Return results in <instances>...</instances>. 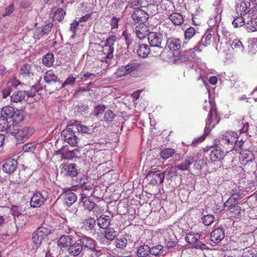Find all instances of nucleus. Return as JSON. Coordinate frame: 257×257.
Instances as JSON below:
<instances>
[{
  "label": "nucleus",
  "instance_id": "1",
  "mask_svg": "<svg viewBox=\"0 0 257 257\" xmlns=\"http://www.w3.org/2000/svg\"><path fill=\"white\" fill-rule=\"evenodd\" d=\"M52 229L50 227L41 226L33 233L32 241L33 248L37 249L42 244L43 241L47 239L52 233Z\"/></svg>",
  "mask_w": 257,
  "mask_h": 257
},
{
  "label": "nucleus",
  "instance_id": "2",
  "mask_svg": "<svg viewBox=\"0 0 257 257\" xmlns=\"http://www.w3.org/2000/svg\"><path fill=\"white\" fill-rule=\"evenodd\" d=\"M116 39V37L114 35L109 36L107 38L103 47L102 51L100 52V55H102V56L99 58L101 61L105 62L106 64H110L111 60L113 57V44Z\"/></svg>",
  "mask_w": 257,
  "mask_h": 257
},
{
  "label": "nucleus",
  "instance_id": "3",
  "mask_svg": "<svg viewBox=\"0 0 257 257\" xmlns=\"http://www.w3.org/2000/svg\"><path fill=\"white\" fill-rule=\"evenodd\" d=\"M74 124L67 125V127L61 132L62 140L72 147L77 146L78 138L75 132Z\"/></svg>",
  "mask_w": 257,
  "mask_h": 257
},
{
  "label": "nucleus",
  "instance_id": "4",
  "mask_svg": "<svg viewBox=\"0 0 257 257\" xmlns=\"http://www.w3.org/2000/svg\"><path fill=\"white\" fill-rule=\"evenodd\" d=\"M138 5V3L136 4L131 3L130 4V7L135 10L132 14V18L135 23H140L141 24H144L148 19V15L144 10L138 9L137 7Z\"/></svg>",
  "mask_w": 257,
  "mask_h": 257
},
{
  "label": "nucleus",
  "instance_id": "5",
  "mask_svg": "<svg viewBox=\"0 0 257 257\" xmlns=\"http://www.w3.org/2000/svg\"><path fill=\"white\" fill-rule=\"evenodd\" d=\"M209 102L211 108L208 115L207 119L206 121L205 132L207 130H210V127H213L219 121V118L217 113L216 108L214 107L213 103H212L211 101Z\"/></svg>",
  "mask_w": 257,
  "mask_h": 257
},
{
  "label": "nucleus",
  "instance_id": "6",
  "mask_svg": "<svg viewBox=\"0 0 257 257\" xmlns=\"http://www.w3.org/2000/svg\"><path fill=\"white\" fill-rule=\"evenodd\" d=\"M61 174L65 177L73 178L79 173L78 166L73 163H63L61 165Z\"/></svg>",
  "mask_w": 257,
  "mask_h": 257
},
{
  "label": "nucleus",
  "instance_id": "7",
  "mask_svg": "<svg viewBox=\"0 0 257 257\" xmlns=\"http://www.w3.org/2000/svg\"><path fill=\"white\" fill-rule=\"evenodd\" d=\"M34 128L29 126L19 129L15 135L18 143L25 142L34 134Z\"/></svg>",
  "mask_w": 257,
  "mask_h": 257
},
{
  "label": "nucleus",
  "instance_id": "8",
  "mask_svg": "<svg viewBox=\"0 0 257 257\" xmlns=\"http://www.w3.org/2000/svg\"><path fill=\"white\" fill-rule=\"evenodd\" d=\"M11 213L14 217V221L16 225L22 226L25 223L19 222L20 218L23 217V215L26 213V206L24 204L19 205H13L11 208Z\"/></svg>",
  "mask_w": 257,
  "mask_h": 257
},
{
  "label": "nucleus",
  "instance_id": "9",
  "mask_svg": "<svg viewBox=\"0 0 257 257\" xmlns=\"http://www.w3.org/2000/svg\"><path fill=\"white\" fill-rule=\"evenodd\" d=\"M81 198L80 200L83 203V206L85 209L93 212H97L100 210L99 207L96 205L95 203L88 197V194L86 192L81 193Z\"/></svg>",
  "mask_w": 257,
  "mask_h": 257
},
{
  "label": "nucleus",
  "instance_id": "10",
  "mask_svg": "<svg viewBox=\"0 0 257 257\" xmlns=\"http://www.w3.org/2000/svg\"><path fill=\"white\" fill-rule=\"evenodd\" d=\"M77 240L81 245L84 251L94 249L96 247L95 241L90 237L85 235L80 236Z\"/></svg>",
  "mask_w": 257,
  "mask_h": 257
},
{
  "label": "nucleus",
  "instance_id": "11",
  "mask_svg": "<svg viewBox=\"0 0 257 257\" xmlns=\"http://www.w3.org/2000/svg\"><path fill=\"white\" fill-rule=\"evenodd\" d=\"M146 177L150 180L151 184H161L163 182L165 178V173H162L160 170L155 172L149 171L148 172Z\"/></svg>",
  "mask_w": 257,
  "mask_h": 257
},
{
  "label": "nucleus",
  "instance_id": "12",
  "mask_svg": "<svg viewBox=\"0 0 257 257\" xmlns=\"http://www.w3.org/2000/svg\"><path fill=\"white\" fill-rule=\"evenodd\" d=\"M46 201V197L41 193L37 192L34 194L30 200L31 207L33 208L40 207L43 205Z\"/></svg>",
  "mask_w": 257,
  "mask_h": 257
},
{
  "label": "nucleus",
  "instance_id": "13",
  "mask_svg": "<svg viewBox=\"0 0 257 257\" xmlns=\"http://www.w3.org/2000/svg\"><path fill=\"white\" fill-rule=\"evenodd\" d=\"M148 39L150 46H162L163 37L160 33L150 32Z\"/></svg>",
  "mask_w": 257,
  "mask_h": 257
},
{
  "label": "nucleus",
  "instance_id": "14",
  "mask_svg": "<svg viewBox=\"0 0 257 257\" xmlns=\"http://www.w3.org/2000/svg\"><path fill=\"white\" fill-rule=\"evenodd\" d=\"M35 65L32 64H24L20 68V75L26 79L34 76Z\"/></svg>",
  "mask_w": 257,
  "mask_h": 257
},
{
  "label": "nucleus",
  "instance_id": "15",
  "mask_svg": "<svg viewBox=\"0 0 257 257\" xmlns=\"http://www.w3.org/2000/svg\"><path fill=\"white\" fill-rule=\"evenodd\" d=\"M224 157V152L220 148H213L210 151L209 157L211 161L213 163L220 162Z\"/></svg>",
  "mask_w": 257,
  "mask_h": 257
},
{
  "label": "nucleus",
  "instance_id": "16",
  "mask_svg": "<svg viewBox=\"0 0 257 257\" xmlns=\"http://www.w3.org/2000/svg\"><path fill=\"white\" fill-rule=\"evenodd\" d=\"M18 162L15 159H8L3 165V170L6 173H14L17 168Z\"/></svg>",
  "mask_w": 257,
  "mask_h": 257
},
{
  "label": "nucleus",
  "instance_id": "17",
  "mask_svg": "<svg viewBox=\"0 0 257 257\" xmlns=\"http://www.w3.org/2000/svg\"><path fill=\"white\" fill-rule=\"evenodd\" d=\"M127 74L138 77L141 72V65L139 63H132L125 65Z\"/></svg>",
  "mask_w": 257,
  "mask_h": 257
},
{
  "label": "nucleus",
  "instance_id": "18",
  "mask_svg": "<svg viewBox=\"0 0 257 257\" xmlns=\"http://www.w3.org/2000/svg\"><path fill=\"white\" fill-rule=\"evenodd\" d=\"M68 253L73 256H77L80 254L82 255L84 253V250L82 249L81 245L79 243L77 240L69 246L67 248Z\"/></svg>",
  "mask_w": 257,
  "mask_h": 257
},
{
  "label": "nucleus",
  "instance_id": "19",
  "mask_svg": "<svg viewBox=\"0 0 257 257\" xmlns=\"http://www.w3.org/2000/svg\"><path fill=\"white\" fill-rule=\"evenodd\" d=\"M225 233L222 228H217L211 233L210 240L214 243H218L224 238Z\"/></svg>",
  "mask_w": 257,
  "mask_h": 257
},
{
  "label": "nucleus",
  "instance_id": "20",
  "mask_svg": "<svg viewBox=\"0 0 257 257\" xmlns=\"http://www.w3.org/2000/svg\"><path fill=\"white\" fill-rule=\"evenodd\" d=\"M74 237L71 235H62L58 240L57 245L59 247L62 248L69 247V246L73 243Z\"/></svg>",
  "mask_w": 257,
  "mask_h": 257
},
{
  "label": "nucleus",
  "instance_id": "21",
  "mask_svg": "<svg viewBox=\"0 0 257 257\" xmlns=\"http://www.w3.org/2000/svg\"><path fill=\"white\" fill-rule=\"evenodd\" d=\"M238 138V135L235 132H227L222 135L221 141L228 145H233Z\"/></svg>",
  "mask_w": 257,
  "mask_h": 257
},
{
  "label": "nucleus",
  "instance_id": "22",
  "mask_svg": "<svg viewBox=\"0 0 257 257\" xmlns=\"http://www.w3.org/2000/svg\"><path fill=\"white\" fill-rule=\"evenodd\" d=\"M76 195L72 191H68L63 194V203L68 206H70L77 200Z\"/></svg>",
  "mask_w": 257,
  "mask_h": 257
},
{
  "label": "nucleus",
  "instance_id": "23",
  "mask_svg": "<svg viewBox=\"0 0 257 257\" xmlns=\"http://www.w3.org/2000/svg\"><path fill=\"white\" fill-rule=\"evenodd\" d=\"M136 35L140 40H142L146 37H148L149 32L148 28L145 24H140L138 25L135 30Z\"/></svg>",
  "mask_w": 257,
  "mask_h": 257
},
{
  "label": "nucleus",
  "instance_id": "24",
  "mask_svg": "<svg viewBox=\"0 0 257 257\" xmlns=\"http://www.w3.org/2000/svg\"><path fill=\"white\" fill-rule=\"evenodd\" d=\"M239 160L242 164L251 162L254 159L253 153L247 150L243 149L239 152Z\"/></svg>",
  "mask_w": 257,
  "mask_h": 257
},
{
  "label": "nucleus",
  "instance_id": "25",
  "mask_svg": "<svg viewBox=\"0 0 257 257\" xmlns=\"http://www.w3.org/2000/svg\"><path fill=\"white\" fill-rule=\"evenodd\" d=\"M166 46L172 51L178 50L181 46V42L179 39L169 38L168 39Z\"/></svg>",
  "mask_w": 257,
  "mask_h": 257
},
{
  "label": "nucleus",
  "instance_id": "26",
  "mask_svg": "<svg viewBox=\"0 0 257 257\" xmlns=\"http://www.w3.org/2000/svg\"><path fill=\"white\" fill-rule=\"evenodd\" d=\"M105 229L104 237L101 238V241H104L105 239L109 241L113 240L117 235V231L111 227H108Z\"/></svg>",
  "mask_w": 257,
  "mask_h": 257
},
{
  "label": "nucleus",
  "instance_id": "27",
  "mask_svg": "<svg viewBox=\"0 0 257 257\" xmlns=\"http://www.w3.org/2000/svg\"><path fill=\"white\" fill-rule=\"evenodd\" d=\"M250 6L249 2L242 1L239 6L236 7V13L239 14L240 16L246 15L250 11Z\"/></svg>",
  "mask_w": 257,
  "mask_h": 257
},
{
  "label": "nucleus",
  "instance_id": "28",
  "mask_svg": "<svg viewBox=\"0 0 257 257\" xmlns=\"http://www.w3.org/2000/svg\"><path fill=\"white\" fill-rule=\"evenodd\" d=\"M97 225L102 229H106L109 227L110 218L109 216L102 215L99 216L96 221Z\"/></svg>",
  "mask_w": 257,
  "mask_h": 257
},
{
  "label": "nucleus",
  "instance_id": "29",
  "mask_svg": "<svg viewBox=\"0 0 257 257\" xmlns=\"http://www.w3.org/2000/svg\"><path fill=\"white\" fill-rule=\"evenodd\" d=\"M211 37L212 35L210 33L205 34L204 36L202 38L201 41L198 43V46H196L194 48L195 50L194 51L198 50L199 51H201V50L199 49V48L201 47V46L206 47L209 45L211 43Z\"/></svg>",
  "mask_w": 257,
  "mask_h": 257
},
{
  "label": "nucleus",
  "instance_id": "30",
  "mask_svg": "<svg viewBox=\"0 0 257 257\" xmlns=\"http://www.w3.org/2000/svg\"><path fill=\"white\" fill-rule=\"evenodd\" d=\"M193 162V158L191 156L187 157L183 163L178 164L176 167L180 171L188 170L190 166Z\"/></svg>",
  "mask_w": 257,
  "mask_h": 257
},
{
  "label": "nucleus",
  "instance_id": "31",
  "mask_svg": "<svg viewBox=\"0 0 257 257\" xmlns=\"http://www.w3.org/2000/svg\"><path fill=\"white\" fill-rule=\"evenodd\" d=\"M15 109L13 107L10 106H6L2 109L1 114L2 116H4L6 118H11L15 114Z\"/></svg>",
  "mask_w": 257,
  "mask_h": 257
},
{
  "label": "nucleus",
  "instance_id": "32",
  "mask_svg": "<svg viewBox=\"0 0 257 257\" xmlns=\"http://www.w3.org/2000/svg\"><path fill=\"white\" fill-rule=\"evenodd\" d=\"M44 79L47 83H51V82L58 83V81H60V80L57 79V77L55 75L53 70L47 71L45 73Z\"/></svg>",
  "mask_w": 257,
  "mask_h": 257
},
{
  "label": "nucleus",
  "instance_id": "33",
  "mask_svg": "<svg viewBox=\"0 0 257 257\" xmlns=\"http://www.w3.org/2000/svg\"><path fill=\"white\" fill-rule=\"evenodd\" d=\"M138 55L142 58H146L150 54V48L146 44L140 45L137 50Z\"/></svg>",
  "mask_w": 257,
  "mask_h": 257
},
{
  "label": "nucleus",
  "instance_id": "34",
  "mask_svg": "<svg viewBox=\"0 0 257 257\" xmlns=\"http://www.w3.org/2000/svg\"><path fill=\"white\" fill-rule=\"evenodd\" d=\"M169 19L175 25H180L184 22L182 16L178 13H174L169 16Z\"/></svg>",
  "mask_w": 257,
  "mask_h": 257
},
{
  "label": "nucleus",
  "instance_id": "35",
  "mask_svg": "<svg viewBox=\"0 0 257 257\" xmlns=\"http://www.w3.org/2000/svg\"><path fill=\"white\" fill-rule=\"evenodd\" d=\"M200 238V234L193 232H189L186 234L185 240L190 244H193L196 243Z\"/></svg>",
  "mask_w": 257,
  "mask_h": 257
},
{
  "label": "nucleus",
  "instance_id": "36",
  "mask_svg": "<svg viewBox=\"0 0 257 257\" xmlns=\"http://www.w3.org/2000/svg\"><path fill=\"white\" fill-rule=\"evenodd\" d=\"M54 62V57L52 53L48 52L43 57L42 62L47 67H51Z\"/></svg>",
  "mask_w": 257,
  "mask_h": 257
},
{
  "label": "nucleus",
  "instance_id": "37",
  "mask_svg": "<svg viewBox=\"0 0 257 257\" xmlns=\"http://www.w3.org/2000/svg\"><path fill=\"white\" fill-rule=\"evenodd\" d=\"M150 247L148 245H141L138 248L137 254L139 257H146L149 254Z\"/></svg>",
  "mask_w": 257,
  "mask_h": 257
},
{
  "label": "nucleus",
  "instance_id": "38",
  "mask_svg": "<svg viewBox=\"0 0 257 257\" xmlns=\"http://www.w3.org/2000/svg\"><path fill=\"white\" fill-rule=\"evenodd\" d=\"M166 252H164V247L161 245H157L152 247H150V251L149 254H151L155 256H158L160 254L164 255Z\"/></svg>",
  "mask_w": 257,
  "mask_h": 257
},
{
  "label": "nucleus",
  "instance_id": "39",
  "mask_svg": "<svg viewBox=\"0 0 257 257\" xmlns=\"http://www.w3.org/2000/svg\"><path fill=\"white\" fill-rule=\"evenodd\" d=\"M75 130L82 134H91L94 133V128L91 127H88L86 125L81 124L75 125Z\"/></svg>",
  "mask_w": 257,
  "mask_h": 257
},
{
  "label": "nucleus",
  "instance_id": "40",
  "mask_svg": "<svg viewBox=\"0 0 257 257\" xmlns=\"http://www.w3.org/2000/svg\"><path fill=\"white\" fill-rule=\"evenodd\" d=\"M75 81H76V78L75 77H74L73 76H69L62 84H61V82L60 81H58V84L59 85V87H56L55 88V90H60L61 88L64 87L66 85H73L74 83V82H75Z\"/></svg>",
  "mask_w": 257,
  "mask_h": 257
},
{
  "label": "nucleus",
  "instance_id": "41",
  "mask_svg": "<svg viewBox=\"0 0 257 257\" xmlns=\"http://www.w3.org/2000/svg\"><path fill=\"white\" fill-rule=\"evenodd\" d=\"M150 53L154 57L159 56L163 51L162 46H150Z\"/></svg>",
  "mask_w": 257,
  "mask_h": 257
},
{
  "label": "nucleus",
  "instance_id": "42",
  "mask_svg": "<svg viewBox=\"0 0 257 257\" xmlns=\"http://www.w3.org/2000/svg\"><path fill=\"white\" fill-rule=\"evenodd\" d=\"M25 97L24 92L22 91H18L15 92L11 96V100L14 102H19L23 100Z\"/></svg>",
  "mask_w": 257,
  "mask_h": 257
},
{
  "label": "nucleus",
  "instance_id": "43",
  "mask_svg": "<svg viewBox=\"0 0 257 257\" xmlns=\"http://www.w3.org/2000/svg\"><path fill=\"white\" fill-rule=\"evenodd\" d=\"M176 151L172 148H166L163 150L161 153V157L164 160H167L175 155Z\"/></svg>",
  "mask_w": 257,
  "mask_h": 257
},
{
  "label": "nucleus",
  "instance_id": "44",
  "mask_svg": "<svg viewBox=\"0 0 257 257\" xmlns=\"http://www.w3.org/2000/svg\"><path fill=\"white\" fill-rule=\"evenodd\" d=\"M128 243V240L126 237L121 236L115 240V245L117 248L124 249Z\"/></svg>",
  "mask_w": 257,
  "mask_h": 257
},
{
  "label": "nucleus",
  "instance_id": "45",
  "mask_svg": "<svg viewBox=\"0 0 257 257\" xmlns=\"http://www.w3.org/2000/svg\"><path fill=\"white\" fill-rule=\"evenodd\" d=\"M231 47L236 52H242L244 50V47L241 42L237 39L233 41L231 44Z\"/></svg>",
  "mask_w": 257,
  "mask_h": 257
},
{
  "label": "nucleus",
  "instance_id": "46",
  "mask_svg": "<svg viewBox=\"0 0 257 257\" xmlns=\"http://www.w3.org/2000/svg\"><path fill=\"white\" fill-rule=\"evenodd\" d=\"M95 219L92 217L88 218L84 222V225L87 230L93 229L95 226Z\"/></svg>",
  "mask_w": 257,
  "mask_h": 257
},
{
  "label": "nucleus",
  "instance_id": "47",
  "mask_svg": "<svg viewBox=\"0 0 257 257\" xmlns=\"http://www.w3.org/2000/svg\"><path fill=\"white\" fill-rule=\"evenodd\" d=\"M214 220V216L212 214L204 215L201 218L202 223L206 226L212 224Z\"/></svg>",
  "mask_w": 257,
  "mask_h": 257
},
{
  "label": "nucleus",
  "instance_id": "48",
  "mask_svg": "<svg viewBox=\"0 0 257 257\" xmlns=\"http://www.w3.org/2000/svg\"><path fill=\"white\" fill-rule=\"evenodd\" d=\"M245 24L244 19L240 15V16L236 17L232 22V24L234 28L242 26Z\"/></svg>",
  "mask_w": 257,
  "mask_h": 257
},
{
  "label": "nucleus",
  "instance_id": "49",
  "mask_svg": "<svg viewBox=\"0 0 257 257\" xmlns=\"http://www.w3.org/2000/svg\"><path fill=\"white\" fill-rule=\"evenodd\" d=\"M246 30L248 31L254 32L257 30V21L251 20L246 23Z\"/></svg>",
  "mask_w": 257,
  "mask_h": 257
},
{
  "label": "nucleus",
  "instance_id": "50",
  "mask_svg": "<svg viewBox=\"0 0 257 257\" xmlns=\"http://www.w3.org/2000/svg\"><path fill=\"white\" fill-rule=\"evenodd\" d=\"M198 32L193 27H189L186 30L184 33L185 38L186 39H190L194 35L197 34Z\"/></svg>",
  "mask_w": 257,
  "mask_h": 257
},
{
  "label": "nucleus",
  "instance_id": "51",
  "mask_svg": "<svg viewBox=\"0 0 257 257\" xmlns=\"http://www.w3.org/2000/svg\"><path fill=\"white\" fill-rule=\"evenodd\" d=\"M114 74L117 78H120L127 75L125 66H121L118 67Z\"/></svg>",
  "mask_w": 257,
  "mask_h": 257
},
{
  "label": "nucleus",
  "instance_id": "52",
  "mask_svg": "<svg viewBox=\"0 0 257 257\" xmlns=\"http://www.w3.org/2000/svg\"><path fill=\"white\" fill-rule=\"evenodd\" d=\"M115 116V114L112 112V111L110 110H107L104 114L103 120L110 123L112 121Z\"/></svg>",
  "mask_w": 257,
  "mask_h": 257
},
{
  "label": "nucleus",
  "instance_id": "53",
  "mask_svg": "<svg viewBox=\"0 0 257 257\" xmlns=\"http://www.w3.org/2000/svg\"><path fill=\"white\" fill-rule=\"evenodd\" d=\"M80 183L81 193L85 192V191H88L93 188V185L90 182L83 181L82 183L80 182Z\"/></svg>",
  "mask_w": 257,
  "mask_h": 257
},
{
  "label": "nucleus",
  "instance_id": "54",
  "mask_svg": "<svg viewBox=\"0 0 257 257\" xmlns=\"http://www.w3.org/2000/svg\"><path fill=\"white\" fill-rule=\"evenodd\" d=\"M8 127V119L1 115L0 116V132H3Z\"/></svg>",
  "mask_w": 257,
  "mask_h": 257
},
{
  "label": "nucleus",
  "instance_id": "55",
  "mask_svg": "<svg viewBox=\"0 0 257 257\" xmlns=\"http://www.w3.org/2000/svg\"><path fill=\"white\" fill-rule=\"evenodd\" d=\"M106 109V106L104 104H99L95 106L94 109V114L95 116H98L102 114Z\"/></svg>",
  "mask_w": 257,
  "mask_h": 257
},
{
  "label": "nucleus",
  "instance_id": "56",
  "mask_svg": "<svg viewBox=\"0 0 257 257\" xmlns=\"http://www.w3.org/2000/svg\"><path fill=\"white\" fill-rule=\"evenodd\" d=\"M53 26V24L52 22L48 23L42 29L41 31V34L42 36L45 35H48L50 32L51 31L52 27Z\"/></svg>",
  "mask_w": 257,
  "mask_h": 257
},
{
  "label": "nucleus",
  "instance_id": "57",
  "mask_svg": "<svg viewBox=\"0 0 257 257\" xmlns=\"http://www.w3.org/2000/svg\"><path fill=\"white\" fill-rule=\"evenodd\" d=\"M243 144V142L242 140L238 141L236 140L234 143L233 148L231 151H235L239 153V152H241L243 150L242 148Z\"/></svg>",
  "mask_w": 257,
  "mask_h": 257
},
{
  "label": "nucleus",
  "instance_id": "58",
  "mask_svg": "<svg viewBox=\"0 0 257 257\" xmlns=\"http://www.w3.org/2000/svg\"><path fill=\"white\" fill-rule=\"evenodd\" d=\"M36 145L34 143H30L24 145L23 150L24 152H33L36 149Z\"/></svg>",
  "mask_w": 257,
  "mask_h": 257
},
{
  "label": "nucleus",
  "instance_id": "59",
  "mask_svg": "<svg viewBox=\"0 0 257 257\" xmlns=\"http://www.w3.org/2000/svg\"><path fill=\"white\" fill-rule=\"evenodd\" d=\"M78 76L83 81H86L88 79L92 80L95 76V75L92 73L87 72L84 74H80Z\"/></svg>",
  "mask_w": 257,
  "mask_h": 257
},
{
  "label": "nucleus",
  "instance_id": "60",
  "mask_svg": "<svg viewBox=\"0 0 257 257\" xmlns=\"http://www.w3.org/2000/svg\"><path fill=\"white\" fill-rule=\"evenodd\" d=\"M66 12L61 8L58 9L57 11L55 12V15L57 18V20L59 22L61 21L66 15Z\"/></svg>",
  "mask_w": 257,
  "mask_h": 257
},
{
  "label": "nucleus",
  "instance_id": "61",
  "mask_svg": "<svg viewBox=\"0 0 257 257\" xmlns=\"http://www.w3.org/2000/svg\"><path fill=\"white\" fill-rule=\"evenodd\" d=\"M14 4H11L8 7L6 8L5 12L2 14V16L4 17L9 16L14 12Z\"/></svg>",
  "mask_w": 257,
  "mask_h": 257
},
{
  "label": "nucleus",
  "instance_id": "62",
  "mask_svg": "<svg viewBox=\"0 0 257 257\" xmlns=\"http://www.w3.org/2000/svg\"><path fill=\"white\" fill-rule=\"evenodd\" d=\"M38 89L36 88V85H33L29 91H25L24 94L26 93L28 97H34L36 95Z\"/></svg>",
  "mask_w": 257,
  "mask_h": 257
},
{
  "label": "nucleus",
  "instance_id": "63",
  "mask_svg": "<svg viewBox=\"0 0 257 257\" xmlns=\"http://www.w3.org/2000/svg\"><path fill=\"white\" fill-rule=\"evenodd\" d=\"M236 201L234 200L233 197L230 196L228 199L224 203V207H227L229 208L231 206H233L236 204Z\"/></svg>",
  "mask_w": 257,
  "mask_h": 257
},
{
  "label": "nucleus",
  "instance_id": "64",
  "mask_svg": "<svg viewBox=\"0 0 257 257\" xmlns=\"http://www.w3.org/2000/svg\"><path fill=\"white\" fill-rule=\"evenodd\" d=\"M88 251V257H98L100 255V251L96 250L95 248L94 249H90Z\"/></svg>",
  "mask_w": 257,
  "mask_h": 257
}]
</instances>
